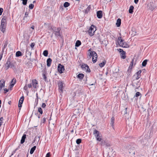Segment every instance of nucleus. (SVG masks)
Returning a JSON list of instances; mask_svg holds the SVG:
<instances>
[{
	"mask_svg": "<svg viewBox=\"0 0 157 157\" xmlns=\"http://www.w3.org/2000/svg\"><path fill=\"white\" fill-rule=\"evenodd\" d=\"M92 57L93 63H96L97 60L98 56L97 53L95 52L92 51L88 53L87 58L90 59Z\"/></svg>",
	"mask_w": 157,
	"mask_h": 157,
	"instance_id": "1",
	"label": "nucleus"
},
{
	"mask_svg": "<svg viewBox=\"0 0 157 157\" xmlns=\"http://www.w3.org/2000/svg\"><path fill=\"white\" fill-rule=\"evenodd\" d=\"M12 59L11 56H10L7 59L6 63L4 65L5 69L6 70H8L9 68H12L14 67V65L11 63Z\"/></svg>",
	"mask_w": 157,
	"mask_h": 157,
	"instance_id": "2",
	"label": "nucleus"
},
{
	"mask_svg": "<svg viewBox=\"0 0 157 157\" xmlns=\"http://www.w3.org/2000/svg\"><path fill=\"white\" fill-rule=\"evenodd\" d=\"M121 37L118 38L117 42L119 45L123 48H127L129 47V45L127 43L124 41V40L121 39Z\"/></svg>",
	"mask_w": 157,
	"mask_h": 157,
	"instance_id": "3",
	"label": "nucleus"
},
{
	"mask_svg": "<svg viewBox=\"0 0 157 157\" xmlns=\"http://www.w3.org/2000/svg\"><path fill=\"white\" fill-rule=\"evenodd\" d=\"M93 134L95 137L97 141L100 142L102 140V136L100 135L101 133L99 131L96 129H94L93 132Z\"/></svg>",
	"mask_w": 157,
	"mask_h": 157,
	"instance_id": "4",
	"label": "nucleus"
},
{
	"mask_svg": "<svg viewBox=\"0 0 157 157\" xmlns=\"http://www.w3.org/2000/svg\"><path fill=\"white\" fill-rule=\"evenodd\" d=\"M96 29L95 26L93 25H92L90 27L89 30V34L90 36H92L94 35V33Z\"/></svg>",
	"mask_w": 157,
	"mask_h": 157,
	"instance_id": "5",
	"label": "nucleus"
},
{
	"mask_svg": "<svg viewBox=\"0 0 157 157\" xmlns=\"http://www.w3.org/2000/svg\"><path fill=\"white\" fill-rule=\"evenodd\" d=\"M132 84L136 89H138L140 86V80L137 81L136 80L133 79L132 81Z\"/></svg>",
	"mask_w": 157,
	"mask_h": 157,
	"instance_id": "6",
	"label": "nucleus"
},
{
	"mask_svg": "<svg viewBox=\"0 0 157 157\" xmlns=\"http://www.w3.org/2000/svg\"><path fill=\"white\" fill-rule=\"evenodd\" d=\"M141 70H139L133 76V79L138 80L141 77Z\"/></svg>",
	"mask_w": 157,
	"mask_h": 157,
	"instance_id": "7",
	"label": "nucleus"
},
{
	"mask_svg": "<svg viewBox=\"0 0 157 157\" xmlns=\"http://www.w3.org/2000/svg\"><path fill=\"white\" fill-rule=\"evenodd\" d=\"M58 71L60 74H62L63 72L65 70L64 67L63 65L61 64H59L57 67Z\"/></svg>",
	"mask_w": 157,
	"mask_h": 157,
	"instance_id": "8",
	"label": "nucleus"
},
{
	"mask_svg": "<svg viewBox=\"0 0 157 157\" xmlns=\"http://www.w3.org/2000/svg\"><path fill=\"white\" fill-rule=\"evenodd\" d=\"M100 145L101 146L105 147H109L110 146L109 143L107 141L103 140L102 139V140L100 141Z\"/></svg>",
	"mask_w": 157,
	"mask_h": 157,
	"instance_id": "9",
	"label": "nucleus"
},
{
	"mask_svg": "<svg viewBox=\"0 0 157 157\" xmlns=\"http://www.w3.org/2000/svg\"><path fill=\"white\" fill-rule=\"evenodd\" d=\"M63 85V82L61 81H60L58 82V85L59 87V92L61 93H62L63 92V89H64Z\"/></svg>",
	"mask_w": 157,
	"mask_h": 157,
	"instance_id": "10",
	"label": "nucleus"
},
{
	"mask_svg": "<svg viewBox=\"0 0 157 157\" xmlns=\"http://www.w3.org/2000/svg\"><path fill=\"white\" fill-rule=\"evenodd\" d=\"M82 68L83 70L86 71L87 72H90V69L88 66L86 64L82 65Z\"/></svg>",
	"mask_w": 157,
	"mask_h": 157,
	"instance_id": "11",
	"label": "nucleus"
},
{
	"mask_svg": "<svg viewBox=\"0 0 157 157\" xmlns=\"http://www.w3.org/2000/svg\"><path fill=\"white\" fill-rule=\"evenodd\" d=\"M118 51L121 53V58L123 59H124L126 58V56H125L126 52L124 51L122 49L119 48L118 49Z\"/></svg>",
	"mask_w": 157,
	"mask_h": 157,
	"instance_id": "12",
	"label": "nucleus"
},
{
	"mask_svg": "<svg viewBox=\"0 0 157 157\" xmlns=\"http://www.w3.org/2000/svg\"><path fill=\"white\" fill-rule=\"evenodd\" d=\"M24 97L23 96H22L20 98L18 103V107L19 108V112L20 111V110H21V108L22 107V105L23 103V101H24Z\"/></svg>",
	"mask_w": 157,
	"mask_h": 157,
	"instance_id": "13",
	"label": "nucleus"
},
{
	"mask_svg": "<svg viewBox=\"0 0 157 157\" xmlns=\"http://www.w3.org/2000/svg\"><path fill=\"white\" fill-rule=\"evenodd\" d=\"M6 29V23L1 22L0 25V30L3 33H4Z\"/></svg>",
	"mask_w": 157,
	"mask_h": 157,
	"instance_id": "14",
	"label": "nucleus"
},
{
	"mask_svg": "<svg viewBox=\"0 0 157 157\" xmlns=\"http://www.w3.org/2000/svg\"><path fill=\"white\" fill-rule=\"evenodd\" d=\"M128 151L129 153L132 154V155L135 154L136 150L134 147L132 146L130 147L128 149Z\"/></svg>",
	"mask_w": 157,
	"mask_h": 157,
	"instance_id": "15",
	"label": "nucleus"
},
{
	"mask_svg": "<svg viewBox=\"0 0 157 157\" xmlns=\"http://www.w3.org/2000/svg\"><path fill=\"white\" fill-rule=\"evenodd\" d=\"M5 81L4 80L0 81V90H1L4 87Z\"/></svg>",
	"mask_w": 157,
	"mask_h": 157,
	"instance_id": "16",
	"label": "nucleus"
},
{
	"mask_svg": "<svg viewBox=\"0 0 157 157\" xmlns=\"http://www.w3.org/2000/svg\"><path fill=\"white\" fill-rule=\"evenodd\" d=\"M97 17L98 18H101L102 17V11L101 10H99L97 12Z\"/></svg>",
	"mask_w": 157,
	"mask_h": 157,
	"instance_id": "17",
	"label": "nucleus"
},
{
	"mask_svg": "<svg viewBox=\"0 0 157 157\" xmlns=\"http://www.w3.org/2000/svg\"><path fill=\"white\" fill-rule=\"evenodd\" d=\"M32 83L34 88H36L37 87L38 83L36 80V79L33 80Z\"/></svg>",
	"mask_w": 157,
	"mask_h": 157,
	"instance_id": "18",
	"label": "nucleus"
},
{
	"mask_svg": "<svg viewBox=\"0 0 157 157\" xmlns=\"http://www.w3.org/2000/svg\"><path fill=\"white\" fill-rule=\"evenodd\" d=\"M134 61V58L131 61L130 65L129 67H128V71H131L132 68V66L133 65Z\"/></svg>",
	"mask_w": 157,
	"mask_h": 157,
	"instance_id": "19",
	"label": "nucleus"
},
{
	"mask_svg": "<svg viewBox=\"0 0 157 157\" xmlns=\"http://www.w3.org/2000/svg\"><path fill=\"white\" fill-rule=\"evenodd\" d=\"M61 29L60 28L58 27L57 31L55 32L54 34L56 36L58 37L60 36V31Z\"/></svg>",
	"mask_w": 157,
	"mask_h": 157,
	"instance_id": "20",
	"label": "nucleus"
},
{
	"mask_svg": "<svg viewBox=\"0 0 157 157\" xmlns=\"http://www.w3.org/2000/svg\"><path fill=\"white\" fill-rule=\"evenodd\" d=\"M115 118L114 117H112L111 119L110 124L112 126L113 128L114 129V124Z\"/></svg>",
	"mask_w": 157,
	"mask_h": 157,
	"instance_id": "21",
	"label": "nucleus"
},
{
	"mask_svg": "<svg viewBox=\"0 0 157 157\" xmlns=\"http://www.w3.org/2000/svg\"><path fill=\"white\" fill-rule=\"evenodd\" d=\"M26 138V134H24L21 137V140L20 143L21 144H23L25 141V139Z\"/></svg>",
	"mask_w": 157,
	"mask_h": 157,
	"instance_id": "22",
	"label": "nucleus"
},
{
	"mask_svg": "<svg viewBox=\"0 0 157 157\" xmlns=\"http://www.w3.org/2000/svg\"><path fill=\"white\" fill-rule=\"evenodd\" d=\"M26 57H30L31 55V52L29 51L28 48H27L26 50Z\"/></svg>",
	"mask_w": 157,
	"mask_h": 157,
	"instance_id": "23",
	"label": "nucleus"
},
{
	"mask_svg": "<svg viewBox=\"0 0 157 157\" xmlns=\"http://www.w3.org/2000/svg\"><path fill=\"white\" fill-rule=\"evenodd\" d=\"M52 62V59L50 58H48L47 60V65L48 67H50L51 65Z\"/></svg>",
	"mask_w": 157,
	"mask_h": 157,
	"instance_id": "24",
	"label": "nucleus"
},
{
	"mask_svg": "<svg viewBox=\"0 0 157 157\" xmlns=\"http://www.w3.org/2000/svg\"><path fill=\"white\" fill-rule=\"evenodd\" d=\"M121 20L120 18H118L117 21L116 25L117 27H119L121 25Z\"/></svg>",
	"mask_w": 157,
	"mask_h": 157,
	"instance_id": "25",
	"label": "nucleus"
},
{
	"mask_svg": "<svg viewBox=\"0 0 157 157\" xmlns=\"http://www.w3.org/2000/svg\"><path fill=\"white\" fill-rule=\"evenodd\" d=\"M84 75L82 73H79L77 76V77L80 80H82L84 77Z\"/></svg>",
	"mask_w": 157,
	"mask_h": 157,
	"instance_id": "26",
	"label": "nucleus"
},
{
	"mask_svg": "<svg viewBox=\"0 0 157 157\" xmlns=\"http://www.w3.org/2000/svg\"><path fill=\"white\" fill-rule=\"evenodd\" d=\"M44 117L43 119L41 121V123L44 124L46 121V119L48 118V115L46 114L44 115Z\"/></svg>",
	"mask_w": 157,
	"mask_h": 157,
	"instance_id": "27",
	"label": "nucleus"
},
{
	"mask_svg": "<svg viewBox=\"0 0 157 157\" xmlns=\"http://www.w3.org/2000/svg\"><path fill=\"white\" fill-rule=\"evenodd\" d=\"M106 61L105 60H104L101 63H100L99 65L101 67H103L106 63Z\"/></svg>",
	"mask_w": 157,
	"mask_h": 157,
	"instance_id": "28",
	"label": "nucleus"
},
{
	"mask_svg": "<svg viewBox=\"0 0 157 157\" xmlns=\"http://www.w3.org/2000/svg\"><path fill=\"white\" fill-rule=\"evenodd\" d=\"M134 8V6H130L128 10L129 13L132 14L133 13Z\"/></svg>",
	"mask_w": 157,
	"mask_h": 157,
	"instance_id": "29",
	"label": "nucleus"
},
{
	"mask_svg": "<svg viewBox=\"0 0 157 157\" xmlns=\"http://www.w3.org/2000/svg\"><path fill=\"white\" fill-rule=\"evenodd\" d=\"M36 146H34L33 147H32L30 150V153L31 154H32L33 153L34 151L36 149Z\"/></svg>",
	"mask_w": 157,
	"mask_h": 157,
	"instance_id": "30",
	"label": "nucleus"
},
{
	"mask_svg": "<svg viewBox=\"0 0 157 157\" xmlns=\"http://www.w3.org/2000/svg\"><path fill=\"white\" fill-rule=\"evenodd\" d=\"M22 55V53L20 51H18L16 53V57H18L20 56H21Z\"/></svg>",
	"mask_w": 157,
	"mask_h": 157,
	"instance_id": "31",
	"label": "nucleus"
},
{
	"mask_svg": "<svg viewBox=\"0 0 157 157\" xmlns=\"http://www.w3.org/2000/svg\"><path fill=\"white\" fill-rule=\"evenodd\" d=\"M81 42L79 40H77L76 42L75 46L76 47H79L80 45H81Z\"/></svg>",
	"mask_w": 157,
	"mask_h": 157,
	"instance_id": "32",
	"label": "nucleus"
},
{
	"mask_svg": "<svg viewBox=\"0 0 157 157\" xmlns=\"http://www.w3.org/2000/svg\"><path fill=\"white\" fill-rule=\"evenodd\" d=\"M91 9V6H88L87 8L85 10V12L86 13H87L89 11H90V9Z\"/></svg>",
	"mask_w": 157,
	"mask_h": 157,
	"instance_id": "33",
	"label": "nucleus"
},
{
	"mask_svg": "<svg viewBox=\"0 0 157 157\" xmlns=\"http://www.w3.org/2000/svg\"><path fill=\"white\" fill-rule=\"evenodd\" d=\"M148 61V60L147 59L144 60L142 63V66L143 67H145L147 64V62Z\"/></svg>",
	"mask_w": 157,
	"mask_h": 157,
	"instance_id": "34",
	"label": "nucleus"
},
{
	"mask_svg": "<svg viewBox=\"0 0 157 157\" xmlns=\"http://www.w3.org/2000/svg\"><path fill=\"white\" fill-rule=\"evenodd\" d=\"M70 5V3L68 2H65L63 4V6L66 8L67 7Z\"/></svg>",
	"mask_w": 157,
	"mask_h": 157,
	"instance_id": "35",
	"label": "nucleus"
},
{
	"mask_svg": "<svg viewBox=\"0 0 157 157\" xmlns=\"http://www.w3.org/2000/svg\"><path fill=\"white\" fill-rule=\"evenodd\" d=\"M43 55L45 56H47L48 54V51L47 50H44L43 52Z\"/></svg>",
	"mask_w": 157,
	"mask_h": 157,
	"instance_id": "36",
	"label": "nucleus"
},
{
	"mask_svg": "<svg viewBox=\"0 0 157 157\" xmlns=\"http://www.w3.org/2000/svg\"><path fill=\"white\" fill-rule=\"evenodd\" d=\"M141 94L140 92H137L135 94V95L134 96V98L136 97L138 98L139 96H140V97H141Z\"/></svg>",
	"mask_w": 157,
	"mask_h": 157,
	"instance_id": "37",
	"label": "nucleus"
},
{
	"mask_svg": "<svg viewBox=\"0 0 157 157\" xmlns=\"http://www.w3.org/2000/svg\"><path fill=\"white\" fill-rule=\"evenodd\" d=\"M146 140L145 138L141 140V143L143 145H145L146 144Z\"/></svg>",
	"mask_w": 157,
	"mask_h": 157,
	"instance_id": "38",
	"label": "nucleus"
},
{
	"mask_svg": "<svg viewBox=\"0 0 157 157\" xmlns=\"http://www.w3.org/2000/svg\"><path fill=\"white\" fill-rule=\"evenodd\" d=\"M6 16H4L1 20V22L6 23Z\"/></svg>",
	"mask_w": 157,
	"mask_h": 157,
	"instance_id": "39",
	"label": "nucleus"
},
{
	"mask_svg": "<svg viewBox=\"0 0 157 157\" xmlns=\"http://www.w3.org/2000/svg\"><path fill=\"white\" fill-rule=\"evenodd\" d=\"M38 111L41 115H42L43 114V110L41 107H40L38 108Z\"/></svg>",
	"mask_w": 157,
	"mask_h": 157,
	"instance_id": "40",
	"label": "nucleus"
},
{
	"mask_svg": "<svg viewBox=\"0 0 157 157\" xmlns=\"http://www.w3.org/2000/svg\"><path fill=\"white\" fill-rule=\"evenodd\" d=\"M81 141L82 139H78L76 140V143L77 144H79L81 143Z\"/></svg>",
	"mask_w": 157,
	"mask_h": 157,
	"instance_id": "41",
	"label": "nucleus"
},
{
	"mask_svg": "<svg viewBox=\"0 0 157 157\" xmlns=\"http://www.w3.org/2000/svg\"><path fill=\"white\" fill-rule=\"evenodd\" d=\"M8 44V41H6L5 43H4V45H3V50L6 47Z\"/></svg>",
	"mask_w": 157,
	"mask_h": 157,
	"instance_id": "42",
	"label": "nucleus"
},
{
	"mask_svg": "<svg viewBox=\"0 0 157 157\" xmlns=\"http://www.w3.org/2000/svg\"><path fill=\"white\" fill-rule=\"evenodd\" d=\"M34 5L33 4H31L29 6V7L30 9H33V8Z\"/></svg>",
	"mask_w": 157,
	"mask_h": 157,
	"instance_id": "43",
	"label": "nucleus"
},
{
	"mask_svg": "<svg viewBox=\"0 0 157 157\" xmlns=\"http://www.w3.org/2000/svg\"><path fill=\"white\" fill-rule=\"evenodd\" d=\"M16 82V79L15 78H13L11 82V83L15 84Z\"/></svg>",
	"mask_w": 157,
	"mask_h": 157,
	"instance_id": "44",
	"label": "nucleus"
},
{
	"mask_svg": "<svg viewBox=\"0 0 157 157\" xmlns=\"http://www.w3.org/2000/svg\"><path fill=\"white\" fill-rule=\"evenodd\" d=\"M35 44L34 43H32L31 44L30 47L32 48V49H33L34 47Z\"/></svg>",
	"mask_w": 157,
	"mask_h": 157,
	"instance_id": "45",
	"label": "nucleus"
},
{
	"mask_svg": "<svg viewBox=\"0 0 157 157\" xmlns=\"http://www.w3.org/2000/svg\"><path fill=\"white\" fill-rule=\"evenodd\" d=\"M38 98H36L35 99V106H36L38 104Z\"/></svg>",
	"mask_w": 157,
	"mask_h": 157,
	"instance_id": "46",
	"label": "nucleus"
},
{
	"mask_svg": "<svg viewBox=\"0 0 157 157\" xmlns=\"http://www.w3.org/2000/svg\"><path fill=\"white\" fill-rule=\"evenodd\" d=\"M21 145H19V146L16 149H15V150L13 151V153L11 155H13V153H15V152H16V151L17 150H18L19 149V148L20 147V146Z\"/></svg>",
	"mask_w": 157,
	"mask_h": 157,
	"instance_id": "47",
	"label": "nucleus"
},
{
	"mask_svg": "<svg viewBox=\"0 0 157 157\" xmlns=\"http://www.w3.org/2000/svg\"><path fill=\"white\" fill-rule=\"evenodd\" d=\"M58 29V28H56V27H53V28L52 29L53 31L54 32H55L56 31H57Z\"/></svg>",
	"mask_w": 157,
	"mask_h": 157,
	"instance_id": "48",
	"label": "nucleus"
},
{
	"mask_svg": "<svg viewBox=\"0 0 157 157\" xmlns=\"http://www.w3.org/2000/svg\"><path fill=\"white\" fill-rule=\"evenodd\" d=\"M14 85V84H13V83H11V84L10 85V90H12V88L13 87Z\"/></svg>",
	"mask_w": 157,
	"mask_h": 157,
	"instance_id": "49",
	"label": "nucleus"
},
{
	"mask_svg": "<svg viewBox=\"0 0 157 157\" xmlns=\"http://www.w3.org/2000/svg\"><path fill=\"white\" fill-rule=\"evenodd\" d=\"M28 14H29L28 12H26L25 13V17H24V19H25V17H28Z\"/></svg>",
	"mask_w": 157,
	"mask_h": 157,
	"instance_id": "50",
	"label": "nucleus"
},
{
	"mask_svg": "<svg viewBox=\"0 0 157 157\" xmlns=\"http://www.w3.org/2000/svg\"><path fill=\"white\" fill-rule=\"evenodd\" d=\"M50 153L49 152L46 154L45 157H50Z\"/></svg>",
	"mask_w": 157,
	"mask_h": 157,
	"instance_id": "51",
	"label": "nucleus"
},
{
	"mask_svg": "<svg viewBox=\"0 0 157 157\" xmlns=\"http://www.w3.org/2000/svg\"><path fill=\"white\" fill-rule=\"evenodd\" d=\"M3 120H4V119L2 117H1L0 118V123H1L2 124V122H3L2 121H3Z\"/></svg>",
	"mask_w": 157,
	"mask_h": 157,
	"instance_id": "52",
	"label": "nucleus"
},
{
	"mask_svg": "<svg viewBox=\"0 0 157 157\" xmlns=\"http://www.w3.org/2000/svg\"><path fill=\"white\" fill-rule=\"evenodd\" d=\"M3 10L2 8H0V15H1L2 12H3Z\"/></svg>",
	"mask_w": 157,
	"mask_h": 157,
	"instance_id": "53",
	"label": "nucleus"
},
{
	"mask_svg": "<svg viewBox=\"0 0 157 157\" xmlns=\"http://www.w3.org/2000/svg\"><path fill=\"white\" fill-rule=\"evenodd\" d=\"M46 104H45V103H42V105H41V107L44 108L45 106H46Z\"/></svg>",
	"mask_w": 157,
	"mask_h": 157,
	"instance_id": "54",
	"label": "nucleus"
},
{
	"mask_svg": "<svg viewBox=\"0 0 157 157\" xmlns=\"http://www.w3.org/2000/svg\"><path fill=\"white\" fill-rule=\"evenodd\" d=\"M43 77L45 81H46V78H47V77L46 76V75L44 74H43Z\"/></svg>",
	"mask_w": 157,
	"mask_h": 157,
	"instance_id": "55",
	"label": "nucleus"
},
{
	"mask_svg": "<svg viewBox=\"0 0 157 157\" xmlns=\"http://www.w3.org/2000/svg\"><path fill=\"white\" fill-rule=\"evenodd\" d=\"M24 90H26L28 89V87L27 86V85L26 84L25 86L24 87Z\"/></svg>",
	"mask_w": 157,
	"mask_h": 157,
	"instance_id": "56",
	"label": "nucleus"
},
{
	"mask_svg": "<svg viewBox=\"0 0 157 157\" xmlns=\"http://www.w3.org/2000/svg\"><path fill=\"white\" fill-rule=\"evenodd\" d=\"M124 114H127V108H126L125 109V110L124 111Z\"/></svg>",
	"mask_w": 157,
	"mask_h": 157,
	"instance_id": "57",
	"label": "nucleus"
},
{
	"mask_svg": "<svg viewBox=\"0 0 157 157\" xmlns=\"http://www.w3.org/2000/svg\"><path fill=\"white\" fill-rule=\"evenodd\" d=\"M27 86L28 87V88H30L31 87H32V85H31V84H29L27 85Z\"/></svg>",
	"mask_w": 157,
	"mask_h": 157,
	"instance_id": "58",
	"label": "nucleus"
},
{
	"mask_svg": "<svg viewBox=\"0 0 157 157\" xmlns=\"http://www.w3.org/2000/svg\"><path fill=\"white\" fill-rule=\"evenodd\" d=\"M33 113H35V115H38V113H36V111H33ZM33 114V113H32V114Z\"/></svg>",
	"mask_w": 157,
	"mask_h": 157,
	"instance_id": "59",
	"label": "nucleus"
},
{
	"mask_svg": "<svg viewBox=\"0 0 157 157\" xmlns=\"http://www.w3.org/2000/svg\"><path fill=\"white\" fill-rule=\"evenodd\" d=\"M139 0H134V2L136 4H137Z\"/></svg>",
	"mask_w": 157,
	"mask_h": 157,
	"instance_id": "60",
	"label": "nucleus"
},
{
	"mask_svg": "<svg viewBox=\"0 0 157 157\" xmlns=\"http://www.w3.org/2000/svg\"><path fill=\"white\" fill-rule=\"evenodd\" d=\"M3 54V53L1 54L0 55V60H1V59L2 57Z\"/></svg>",
	"mask_w": 157,
	"mask_h": 157,
	"instance_id": "61",
	"label": "nucleus"
},
{
	"mask_svg": "<svg viewBox=\"0 0 157 157\" xmlns=\"http://www.w3.org/2000/svg\"><path fill=\"white\" fill-rule=\"evenodd\" d=\"M4 90L6 91V92H8L9 89H4Z\"/></svg>",
	"mask_w": 157,
	"mask_h": 157,
	"instance_id": "62",
	"label": "nucleus"
},
{
	"mask_svg": "<svg viewBox=\"0 0 157 157\" xmlns=\"http://www.w3.org/2000/svg\"><path fill=\"white\" fill-rule=\"evenodd\" d=\"M41 115L40 114H39L38 115V117L39 119L40 117V116H41V115Z\"/></svg>",
	"mask_w": 157,
	"mask_h": 157,
	"instance_id": "63",
	"label": "nucleus"
},
{
	"mask_svg": "<svg viewBox=\"0 0 157 157\" xmlns=\"http://www.w3.org/2000/svg\"><path fill=\"white\" fill-rule=\"evenodd\" d=\"M36 98H38V93H37L36 94Z\"/></svg>",
	"mask_w": 157,
	"mask_h": 157,
	"instance_id": "64",
	"label": "nucleus"
}]
</instances>
